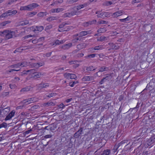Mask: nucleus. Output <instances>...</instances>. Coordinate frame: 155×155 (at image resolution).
I'll return each instance as SVG.
<instances>
[{
	"label": "nucleus",
	"instance_id": "1",
	"mask_svg": "<svg viewBox=\"0 0 155 155\" xmlns=\"http://www.w3.org/2000/svg\"><path fill=\"white\" fill-rule=\"evenodd\" d=\"M10 110L9 107H7L0 110V117H5V120H9L15 115V110H13L9 113Z\"/></svg>",
	"mask_w": 155,
	"mask_h": 155
},
{
	"label": "nucleus",
	"instance_id": "2",
	"mask_svg": "<svg viewBox=\"0 0 155 155\" xmlns=\"http://www.w3.org/2000/svg\"><path fill=\"white\" fill-rule=\"evenodd\" d=\"M15 35V32L13 31L6 30L2 31H0V35L4 37L5 40L12 38Z\"/></svg>",
	"mask_w": 155,
	"mask_h": 155
},
{
	"label": "nucleus",
	"instance_id": "3",
	"mask_svg": "<svg viewBox=\"0 0 155 155\" xmlns=\"http://www.w3.org/2000/svg\"><path fill=\"white\" fill-rule=\"evenodd\" d=\"M39 6V5L35 3H33L28 5L27 6H21L20 10L21 11H30L32 10L34 8H37Z\"/></svg>",
	"mask_w": 155,
	"mask_h": 155
},
{
	"label": "nucleus",
	"instance_id": "4",
	"mask_svg": "<svg viewBox=\"0 0 155 155\" xmlns=\"http://www.w3.org/2000/svg\"><path fill=\"white\" fill-rule=\"evenodd\" d=\"M70 24V22L69 21H64L62 23L59 25L58 26L59 29H58V31L59 32H62L63 31H68L70 30L71 28H70V27L69 26H68L63 29H61L63 28L66 25Z\"/></svg>",
	"mask_w": 155,
	"mask_h": 155
},
{
	"label": "nucleus",
	"instance_id": "5",
	"mask_svg": "<svg viewBox=\"0 0 155 155\" xmlns=\"http://www.w3.org/2000/svg\"><path fill=\"white\" fill-rule=\"evenodd\" d=\"M155 84V82H153V80L151 81L149 83L147 84L146 88L143 90V91H145L146 90L149 91L150 93V95L152 96V95L153 93Z\"/></svg>",
	"mask_w": 155,
	"mask_h": 155
},
{
	"label": "nucleus",
	"instance_id": "6",
	"mask_svg": "<svg viewBox=\"0 0 155 155\" xmlns=\"http://www.w3.org/2000/svg\"><path fill=\"white\" fill-rule=\"evenodd\" d=\"M139 131L140 132V136H143V137H144L147 136V134L151 132V130L150 129L143 127Z\"/></svg>",
	"mask_w": 155,
	"mask_h": 155
},
{
	"label": "nucleus",
	"instance_id": "7",
	"mask_svg": "<svg viewBox=\"0 0 155 155\" xmlns=\"http://www.w3.org/2000/svg\"><path fill=\"white\" fill-rule=\"evenodd\" d=\"M28 64L26 62H23L21 63H18L15 64L13 65H10L9 67L11 68H18L20 66H21L22 67L26 66L28 65Z\"/></svg>",
	"mask_w": 155,
	"mask_h": 155
},
{
	"label": "nucleus",
	"instance_id": "8",
	"mask_svg": "<svg viewBox=\"0 0 155 155\" xmlns=\"http://www.w3.org/2000/svg\"><path fill=\"white\" fill-rule=\"evenodd\" d=\"M153 135H151V137L147 141V143L148 145H150L155 142V134H154V131L152 132Z\"/></svg>",
	"mask_w": 155,
	"mask_h": 155
},
{
	"label": "nucleus",
	"instance_id": "9",
	"mask_svg": "<svg viewBox=\"0 0 155 155\" xmlns=\"http://www.w3.org/2000/svg\"><path fill=\"white\" fill-rule=\"evenodd\" d=\"M37 101V99L35 97H32L24 100L23 103L26 104H28L32 102H35Z\"/></svg>",
	"mask_w": 155,
	"mask_h": 155
},
{
	"label": "nucleus",
	"instance_id": "10",
	"mask_svg": "<svg viewBox=\"0 0 155 155\" xmlns=\"http://www.w3.org/2000/svg\"><path fill=\"white\" fill-rule=\"evenodd\" d=\"M111 13L108 12H102L100 14L97 15L98 18H104L105 17H109L110 16Z\"/></svg>",
	"mask_w": 155,
	"mask_h": 155
},
{
	"label": "nucleus",
	"instance_id": "11",
	"mask_svg": "<svg viewBox=\"0 0 155 155\" xmlns=\"http://www.w3.org/2000/svg\"><path fill=\"white\" fill-rule=\"evenodd\" d=\"M72 42L73 43L77 42L78 41H80L82 40V38H81L80 36L78 35V34H76L72 36Z\"/></svg>",
	"mask_w": 155,
	"mask_h": 155
},
{
	"label": "nucleus",
	"instance_id": "12",
	"mask_svg": "<svg viewBox=\"0 0 155 155\" xmlns=\"http://www.w3.org/2000/svg\"><path fill=\"white\" fill-rule=\"evenodd\" d=\"M31 29L35 32H36L37 31L40 32L44 29V27L42 26H34L31 27Z\"/></svg>",
	"mask_w": 155,
	"mask_h": 155
},
{
	"label": "nucleus",
	"instance_id": "13",
	"mask_svg": "<svg viewBox=\"0 0 155 155\" xmlns=\"http://www.w3.org/2000/svg\"><path fill=\"white\" fill-rule=\"evenodd\" d=\"M44 62H40L37 63H32L31 64L32 68H34L36 69L38 68L39 67L44 65Z\"/></svg>",
	"mask_w": 155,
	"mask_h": 155
},
{
	"label": "nucleus",
	"instance_id": "14",
	"mask_svg": "<svg viewBox=\"0 0 155 155\" xmlns=\"http://www.w3.org/2000/svg\"><path fill=\"white\" fill-rule=\"evenodd\" d=\"M83 132V128L80 127V129L74 135V137L75 138H78Z\"/></svg>",
	"mask_w": 155,
	"mask_h": 155
},
{
	"label": "nucleus",
	"instance_id": "15",
	"mask_svg": "<svg viewBox=\"0 0 155 155\" xmlns=\"http://www.w3.org/2000/svg\"><path fill=\"white\" fill-rule=\"evenodd\" d=\"M37 86L38 89L41 90L44 88H46L48 87L49 84L48 83H44L41 82L40 84L37 85Z\"/></svg>",
	"mask_w": 155,
	"mask_h": 155
},
{
	"label": "nucleus",
	"instance_id": "16",
	"mask_svg": "<svg viewBox=\"0 0 155 155\" xmlns=\"http://www.w3.org/2000/svg\"><path fill=\"white\" fill-rule=\"evenodd\" d=\"M124 13V12L120 10L115 12L112 14L111 16L114 18H117L118 16L122 15Z\"/></svg>",
	"mask_w": 155,
	"mask_h": 155
},
{
	"label": "nucleus",
	"instance_id": "17",
	"mask_svg": "<svg viewBox=\"0 0 155 155\" xmlns=\"http://www.w3.org/2000/svg\"><path fill=\"white\" fill-rule=\"evenodd\" d=\"M111 78V76L109 75L105 78H103L102 79L100 82L99 83L100 84H102L104 82H106L107 81H109Z\"/></svg>",
	"mask_w": 155,
	"mask_h": 155
},
{
	"label": "nucleus",
	"instance_id": "18",
	"mask_svg": "<svg viewBox=\"0 0 155 155\" xmlns=\"http://www.w3.org/2000/svg\"><path fill=\"white\" fill-rule=\"evenodd\" d=\"M8 12V16H13L15 15L17 13V11L16 10H13L12 9L9 10L7 11Z\"/></svg>",
	"mask_w": 155,
	"mask_h": 155
},
{
	"label": "nucleus",
	"instance_id": "19",
	"mask_svg": "<svg viewBox=\"0 0 155 155\" xmlns=\"http://www.w3.org/2000/svg\"><path fill=\"white\" fill-rule=\"evenodd\" d=\"M109 70L108 67L104 66H102L99 69V71L96 73L97 76H98V74L100 72H102L104 71H107Z\"/></svg>",
	"mask_w": 155,
	"mask_h": 155
},
{
	"label": "nucleus",
	"instance_id": "20",
	"mask_svg": "<svg viewBox=\"0 0 155 155\" xmlns=\"http://www.w3.org/2000/svg\"><path fill=\"white\" fill-rule=\"evenodd\" d=\"M108 44L110 46V49L117 50L119 49V46L115 45L113 43H109Z\"/></svg>",
	"mask_w": 155,
	"mask_h": 155
},
{
	"label": "nucleus",
	"instance_id": "21",
	"mask_svg": "<svg viewBox=\"0 0 155 155\" xmlns=\"http://www.w3.org/2000/svg\"><path fill=\"white\" fill-rule=\"evenodd\" d=\"M125 143L124 141H122L117 144H115L113 150L114 152H116L117 151L118 148L122 144Z\"/></svg>",
	"mask_w": 155,
	"mask_h": 155
},
{
	"label": "nucleus",
	"instance_id": "22",
	"mask_svg": "<svg viewBox=\"0 0 155 155\" xmlns=\"http://www.w3.org/2000/svg\"><path fill=\"white\" fill-rule=\"evenodd\" d=\"M31 87L30 86H27L26 87L22 88L20 90V92L21 93H24L26 92L29 91L31 89Z\"/></svg>",
	"mask_w": 155,
	"mask_h": 155
},
{
	"label": "nucleus",
	"instance_id": "23",
	"mask_svg": "<svg viewBox=\"0 0 155 155\" xmlns=\"http://www.w3.org/2000/svg\"><path fill=\"white\" fill-rule=\"evenodd\" d=\"M90 34V31H82L80 33L78 34V35L80 36L81 38H82V37L86 35H87Z\"/></svg>",
	"mask_w": 155,
	"mask_h": 155
},
{
	"label": "nucleus",
	"instance_id": "24",
	"mask_svg": "<svg viewBox=\"0 0 155 155\" xmlns=\"http://www.w3.org/2000/svg\"><path fill=\"white\" fill-rule=\"evenodd\" d=\"M44 73H35L34 75L32 76L33 78L37 79L40 78L41 76L43 75Z\"/></svg>",
	"mask_w": 155,
	"mask_h": 155
},
{
	"label": "nucleus",
	"instance_id": "25",
	"mask_svg": "<svg viewBox=\"0 0 155 155\" xmlns=\"http://www.w3.org/2000/svg\"><path fill=\"white\" fill-rule=\"evenodd\" d=\"M104 48L103 45H100L95 46L92 48V50H101Z\"/></svg>",
	"mask_w": 155,
	"mask_h": 155
},
{
	"label": "nucleus",
	"instance_id": "26",
	"mask_svg": "<svg viewBox=\"0 0 155 155\" xmlns=\"http://www.w3.org/2000/svg\"><path fill=\"white\" fill-rule=\"evenodd\" d=\"M83 79L85 81H92L94 79V77L92 76H86L84 77Z\"/></svg>",
	"mask_w": 155,
	"mask_h": 155
},
{
	"label": "nucleus",
	"instance_id": "27",
	"mask_svg": "<svg viewBox=\"0 0 155 155\" xmlns=\"http://www.w3.org/2000/svg\"><path fill=\"white\" fill-rule=\"evenodd\" d=\"M72 46V44L71 43H69L63 45L62 46L61 48L64 50L68 49L71 47Z\"/></svg>",
	"mask_w": 155,
	"mask_h": 155
},
{
	"label": "nucleus",
	"instance_id": "28",
	"mask_svg": "<svg viewBox=\"0 0 155 155\" xmlns=\"http://www.w3.org/2000/svg\"><path fill=\"white\" fill-rule=\"evenodd\" d=\"M86 46V44L84 43H81L77 45V48L79 50L85 48Z\"/></svg>",
	"mask_w": 155,
	"mask_h": 155
},
{
	"label": "nucleus",
	"instance_id": "29",
	"mask_svg": "<svg viewBox=\"0 0 155 155\" xmlns=\"http://www.w3.org/2000/svg\"><path fill=\"white\" fill-rule=\"evenodd\" d=\"M59 18V17L57 16L53 17V16H51L49 17H48L46 19V20L48 21H54L55 20H57Z\"/></svg>",
	"mask_w": 155,
	"mask_h": 155
},
{
	"label": "nucleus",
	"instance_id": "30",
	"mask_svg": "<svg viewBox=\"0 0 155 155\" xmlns=\"http://www.w3.org/2000/svg\"><path fill=\"white\" fill-rule=\"evenodd\" d=\"M55 104V103L49 101L48 102L45 103L44 105L46 107H48L50 106H54Z\"/></svg>",
	"mask_w": 155,
	"mask_h": 155
},
{
	"label": "nucleus",
	"instance_id": "31",
	"mask_svg": "<svg viewBox=\"0 0 155 155\" xmlns=\"http://www.w3.org/2000/svg\"><path fill=\"white\" fill-rule=\"evenodd\" d=\"M64 10L63 8H57L52 9H51V12L52 13H58Z\"/></svg>",
	"mask_w": 155,
	"mask_h": 155
},
{
	"label": "nucleus",
	"instance_id": "32",
	"mask_svg": "<svg viewBox=\"0 0 155 155\" xmlns=\"http://www.w3.org/2000/svg\"><path fill=\"white\" fill-rule=\"evenodd\" d=\"M110 153V150L107 149L105 150L101 153V155H109Z\"/></svg>",
	"mask_w": 155,
	"mask_h": 155
},
{
	"label": "nucleus",
	"instance_id": "33",
	"mask_svg": "<svg viewBox=\"0 0 155 155\" xmlns=\"http://www.w3.org/2000/svg\"><path fill=\"white\" fill-rule=\"evenodd\" d=\"M11 22V21H4L2 22L1 23H0V28H2L3 27L5 26L7 24H9Z\"/></svg>",
	"mask_w": 155,
	"mask_h": 155
},
{
	"label": "nucleus",
	"instance_id": "34",
	"mask_svg": "<svg viewBox=\"0 0 155 155\" xmlns=\"http://www.w3.org/2000/svg\"><path fill=\"white\" fill-rule=\"evenodd\" d=\"M22 50L29 49L33 48V47L31 45H29L28 46H23L21 47Z\"/></svg>",
	"mask_w": 155,
	"mask_h": 155
},
{
	"label": "nucleus",
	"instance_id": "35",
	"mask_svg": "<svg viewBox=\"0 0 155 155\" xmlns=\"http://www.w3.org/2000/svg\"><path fill=\"white\" fill-rule=\"evenodd\" d=\"M106 31L105 28H101L97 30V32L99 33H102L105 32Z\"/></svg>",
	"mask_w": 155,
	"mask_h": 155
},
{
	"label": "nucleus",
	"instance_id": "36",
	"mask_svg": "<svg viewBox=\"0 0 155 155\" xmlns=\"http://www.w3.org/2000/svg\"><path fill=\"white\" fill-rule=\"evenodd\" d=\"M71 12H68L62 15V17L64 18L67 17H71Z\"/></svg>",
	"mask_w": 155,
	"mask_h": 155
},
{
	"label": "nucleus",
	"instance_id": "37",
	"mask_svg": "<svg viewBox=\"0 0 155 155\" xmlns=\"http://www.w3.org/2000/svg\"><path fill=\"white\" fill-rule=\"evenodd\" d=\"M8 16V12H7V11H6L0 16V18L7 17Z\"/></svg>",
	"mask_w": 155,
	"mask_h": 155
},
{
	"label": "nucleus",
	"instance_id": "38",
	"mask_svg": "<svg viewBox=\"0 0 155 155\" xmlns=\"http://www.w3.org/2000/svg\"><path fill=\"white\" fill-rule=\"evenodd\" d=\"M7 127V124L6 123L4 122L0 124V129L2 127L6 128Z\"/></svg>",
	"mask_w": 155,
	"mask_h": 155
},
{
	"label": "nucleus",
	"instance_id": "39",
	"mask_svg": "<svg viewBox=\"0 0 155 155\" xmlns=\"http://www.w3.org/2000/svg\"><path fill=\"white\" fill-rule=\"evenodd\" d=\"M106 38V37L105 36H101L99 38L97 39V41H104Z\"/></svg>",
	"mask_w": 155,
	"mask_h": 155
},
{
	"label": "nucleus",
	"instance_id": "40",
	"mask_svg": "<svg viewBox=\"0 0 155 155\" xmlns=\"http://www.w3.org/2000/svg\"><path fill=\"white\" fill-rule=\"evenodd\" d=\"M63 2V0H58L54 2L53 4H51V5H53V4H57L58 3L61 4Z\"/></svg>",
	"mask_w": 155,
	"mask_h": 155
},
{
	"label": "nucleus",
	"instance_id": "41",
	"mask_svg": "<svg viewBox=\"0 0 155 155\" xmlns=\"http://www.w3.org/2000/svg\"><path fill=\"white\" fill-rule=\"evenodd\" d=\"M95 69H96L94 68V67L93 66H91L87 67V68L86 70L88 71H94Z\"/></svg>",
	"mask_w": 155,
	"mask_h": 155
},
{
	"label": "nucleus",
	"instance_id": "42",
	"mask_svg": "<svg viewBox=\"0 0 155 155\" xmlns=\"http://www.w3.org/2000/svg\"><path fill=\"white\" fill-rule=\"evenodd\" d=\"M46 15V12H41L38 13L37 15L39 17H43L44 15Z\"/></svg>",
	"mask_w": 155,
	"mask_h": 155
},
{
	"label": "nucleus",
	"instance_id": "43",
	"mask_svg": "<svg viewBox=\"0 0 155 155\" xmlns=\"http://www.w3.org/2000/svg\"><path fill=\"white\" fill-rule=\"evenodd\" d=\"M22 47H21L18 48H17L14 52V53H16V52H21L22 51Z\"/></svg>",
	"mask_w": 155,
	"mask_h": 155
},
{
	"label": "nucleus",
	"instance_id": "44",
	"mask_svg": "<svg viewBox=\"0 0 155 155\" xmlns=\"http://www.w3.org/2000/svg\"><path fill=\"white\" fill-rule=\"evenodd\" d=\"M29 23V22L28 21L26 20L21 21L20 22V25H24L28 24Z\"/></svg>",
	"mask_w": 155,
	"mask_h": 155
},
{
	"label": "nucleus",
	"instance_id": "45",
	"mask_svg": "<svg viewBox=\"0 0 155 155\" xmlns=\"http://www.w3.org/2000/svg\"><path fill=\"white\" fill-rule=\"evenodd\" d=\"M56 95V93H51L49 94L48 95H46V97H47L50 98L54 96H55Z\"/></svg>",
	"mask_w": 155,
	"mask_h": 155
},
{
	"label": "nucleus",
	"instance_id": "46",
	"mask_svg": "<svg viewBox=\"0 0 155 155\" xmlns=\"http://www.w3.org/2000/svg\"><path fill=\"white\" fill-rule=\"evenodd\" d=\"M143 1V0H134L132 1V3L133 4H134L136 3H137L139 2H141Z\"/></svg>",
	"mask_w": 155,
	"mask_h": 155
},
{
	"label": "nucleus",
	"instance_id": "47",
	"mask_svg": "<svg viewBox=\"0 0 155 155\" xmlns=\"http://www.w3.org/2000/svg\"><path fill=\"white\" fill-rule=\"evenodd\" d=\"M96 22V20L94 19L93 20L88 21V23L89 24V25H91L95 24Z\"/></svg>",
	"mask_w": 155,
	"mask_h": 155
},
{
	"label": "nucleus",
	"instance_id": "48",
	"mask_svg": "<svg viewBox=\"0 0 155 155\" xmlns=\"http://www.w3.org/2000/svg\"><path fill=\"white\" fill-rule=\"evenodd\" d=\"M56 128V127H54V125H51L50 126L49 129L51 131H53Z\"/></svg>",
	"mask_w": 155,
	"mask_h": 155
},
{
	"label": "nucleus",
	"instance_id": "49",
	"mask_svg": "<svg viewBox=\"0 0 155 155\" xmlns=\"http://www.w3.org/2000/svg\"><path fill=\"white\" fill-rule=\"evenodd\" d=\"M20 70V69L18 70H15L14 69H11L10 70H7L6 71V73L7 74H9V73H11L13 71H18Z\"/></svg>",
	"mask_w": 155,
	"mask_h": 155
},
{
	"label": "nucleus",
	"instance_id": "50",
	"mask_svg": "<svg viewBox=\"0 0 155 155\" xmlns=\"http://www.w3.org/2000/svg\"><path fill=\"white\" fill-rule=\"evenodd\" d=\"M98 24H107L108 23V22L107 21H104L101 20L100 21H98Z\"/></svg>",
	"mask_w": 155,
	"mask_h": 155
},
{
	"label": "nucleus",
	"instance_id": "51",
	"mask_svg": "<svg viewBox=\"0 0 155 155\" xmlns=\"http://www.w3.org/2000/svg\"><path fill=\"white\" fill-rule=\"evenodd\" d=\"M77 78L76 75L73 74H71L70 77V79H75Z\"/></svg>",
	"mask_w": 155,
	"mask_h": 155
},
{
	"label": "nucleus",
	"instance_id": "52",
	"mask_svg": "<svg viewBox=\"0 0 155 155\" xmlns=\"http://www.w3.org/2000/svg\"><path fill=\"white\" fill-rule=\"evenodd\" d=\"M70 12L71 16H73L74 15H76L78 14V12L77 11L74 10L71 11Z\"/></svg>",
	"mask_w": 155,
	"mask_h": 155
},
{
	"label": "nucleus",
	"instance_id": "53",
	"mask_svg": "<svg viewBox=\"0 0 155 155\" xmlns=\"http://www.w3.org/2000/svg\"><path fill=\"white\" fill-rule=\"evenodd\" d=\"M70 73H66L64 74V75L65 77L66 78L68 79H70V77L71 75Z\"/></svg>",
	"mask_w": 155,
	"mask_h": 155
},
{
	"label": "nucleus",
	"instance_id": "54",
	"mask_svg": "<svg viewBox=\"0 0 155 155\" xmlns=\"http://www.w3.org/2000/svg\"><path fill=\"white\" fill-rule=\"evenodd\" d=\"M36 13L37 12H30L28 13V14L29 16H31L33 15H35Z\"/></svg>",
	"mask_w": 155,
	"mask_h": 155
},
{
	"label": "nucleus",
	"instance_id": "55",
	"mask_svg": "<svg viewBox=\"0 0 155 155\" xmlns=\"http://www.w3.org/2000/svg\"><path fill=\"white\" fill-rule=\"evenodd\" d=\"M78 1V0H68V2L69 4H73L74 2H76Z\"/></svg>",
	"mask_w": 155,
	"mask_h": 155
},
{
	"label": "nucleus",
	"instance_id": "56",
	"mask_svg": "<svg viewBox=\"0 0 155 155\" xmlns=\"http://www.w3.org/2000/svg\"><path fill=\"white\" fill-rule=\"evenodd\" d=\"M88 3H84L83 4L80 5V6L81 8H83L84 7H85L87 6L88 5Z\"/></svg>",
	"mask_w": 155,
	"mask_h": 155
},
{
	"label": "nucleus",
	"instance_id": "57",
	"mask_svg": "<svg viewBox=\"0 0 155 155\" xmlns=\"http://www.w3.org/2000/svg\"><path fill=\"white\" fill-rule=\"evenodd\" d=\"M78 61H72L69 62V63L71 65L72 64H74L78 62Z\"/></svg>",
	"mask_w": 155,
	"mask_h": 155
},
{
	"label": "nucleus",
	"instance_id": "58",
	"mask_svg": "<svg viewBox=\"0 0 155 155\" xmlns=\"http://www.w3.org/2000/svg\"><path fill=\"white\" fill-rule=\"evenodd\" d=\"M119 20L120 22L124 23L126 22L127 21L126 18L123 19H120Z\"/></svg>",
	"mask_w": 155,
	"mask_h": 155
},
{
	"label": "nucleus",
	"instance_id": "59",
	"mask_svg": "<svg viewBox=\"0 0 155 155\" xmlns=\"http://www.w3.org/2000/svg\"><path fill=\"white\" fill-rule=\"evenodd\" d=\"M52 27V25H47L45 28V29L47 30H49Z\"/></svg>",
	"mask_w": 155,
	"mask_h": 155
},
{
	"label": "nucleus",
	"instance_id": "60",
	"mask_svg": "<svg viewBox=\"0 0 155 155\" xmlns=\"http://www.w3.org/2000/svg\"><path fill=\"white\" fill-rule=\"evenodd\" d=\"M35 69H31L30 70H28L27 71V72H30V73L31 74H33L35 73Z\"/></svg>",
	"mask_w": 155,
	"mask_h": 155
},
{
	"label": "nucleus",
	"instance_id": "61",
	"mask_svg": "<svg viewBox=\"0 0 155 155\" xmlns=\"http://www.w3.org/2000/svg\"><path fill=\"white\" fill-rule=\"evenodd\" d=\"M65 106L63 103H61V104L58 105V107L60 108H63Z\"/></svg>",
	"mask_w": 155,
	"mask_h": 155
},
{
	"label": "nucleus",
	"instance_id": "62",
	"mask_svg": "<svg viewBox=\"0 0 155 155\" xmlns=\"http://www.w3.org/2000/svg\"><path fill=\"white\" fill-rule=\"evenodd\" d=\"M124 98V96L123 95H120L118 98V100L119 101H121L122 100H123Z\"/></svg>",
	"mask_w": 155,
	"mask_h": 155
},
{
	"label": "nucleus",
	"instance_id": "63",
	"mask_svg": "<svg viewBox=\"0 0 155 155\" xmlns=\"http://www.w3.org/2000/svg\"><path fill=\"white\" fill-rule=\"evenodd\" d=\"M75 84V81L70 82L69 83V85L71 87H73Z\"/></svg>",
	"mask_w": 155,
	"mask_h": 155
},
{
	"label": "nucleus",
	"instance_id": "64",
	"mask_svg": "<svg viewBox=\"0 0 155 155\" xmlns=\"http://www.w3.org/2000/svg\"><path fill=\"white\" fill-rule=\"evenodd\" d=\"M96 54H93L88 55V57L89 58H94Z\"/></svg>",
	"mask_w": 155,
	"mask_h": 155
}]
</instances>
